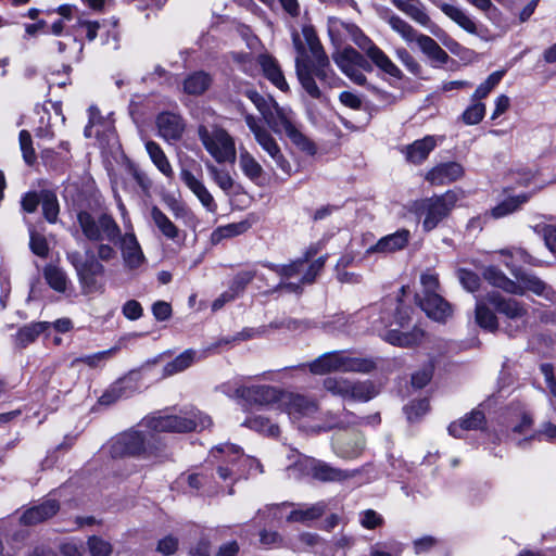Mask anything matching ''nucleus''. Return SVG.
<instances>
[{
  "label": "nucleus",
  "instance_id": "f257e3e1",
  "mask_svg": "<svg viewBox=\"0 0 556 556\" xmlns=\"http://www.w3.org/2000/svg\"><path fill=\"white\" fill-rule=\"evenodd\" d=\"M212 424L208 416L191 409L185 416H153L144 418L136 428L118 434L110 444L114 458L153 454L157 446L156 433L203 430Z\"/></svg>",
  "mask_w": 556,
  "mask_h": 556
},
{
  "label": "nucleus",
  "instance_id": "f03ea898",
  "mask_svg": "<svg viewBox=\"0 0 556 556\" xmlns=\"http://www.w3.org/2000/svg\"><path fill=\"white\" fill-rule=\"evenodd\" d=\"M302 35L305 43L312 54L313 60H309L307 50L302 41L299 33H292V42L296 51L295 56V73L302 88L306 93L313 98L320 100L323 92L316 84L315 78L319 79L323 84L328 85L330 88L337 87L339 78L331 68L329 58L325 52L315 29L312 26H304Z\"/></svg>",
  "mask_w": 556,
  "mask_h": 556
},
{
  "label": "nucleus",
  "instance_id": "7ed1b4c3",
  "mask_svg": "<svg viewBox=\"0 0 556 556\" xmlns=\"http://www.w3.org/2000/svg\"><path fill=\"white\" fill-rule=\"evenodd\" d=\"M78 225L90 241H110L119 243H138L134 232L126 231L121 236V229L114 218L108 214L102 213L94 217L87 211H79L77 214Z\"/></svg>",
  "mask_w": 556,
  "mask_h": 556
},
{
  "label": "nucleus",
  "instance_id": "20e7f679",
  "mask_svg": "<svg viewBox=\"0 0 556 556\" xmlns=\"http://www.w3.org/2000/svg\"><path fill=\"white\" fill-rule=\"evenodd\" d=\"M376 364L370 358L351 356L341 351H332L317 357L309 364V370L315 375H325L330 371L370 372Z\"/></svg>",
  "mask_w": 556,
  "mask_h": 556
},
{
  "label": "nucleus",
  "instance_id": "39448f33",
  "mask_svg": "<svg viewBox=\"0 0 556 556\" xmlns=\"http://www.w3.org/2000/svg\"><path fill=\"white\" fill-rule=\"evenodd\" d=\"M67 257L76 269L84 294L102 291L103 266L88 250H73L67 253Z\"/></svg>",
  "mask_w": 556,
  "mask_h": 556
},
{
  "label": "nucleus",
  "instance_id": "423d86ee",
  "mask_svg": "<svg viewBox=\"0 0 556 556\" xmlns=\"http://www.w3.org/2000/svg\"><path fill=\"white\" fill-rule=\"evenodd\" d=\"M390 318V311H380L378 307L371 308V314L368 316L371 330L392 345L401 348H413L421 342L424 331L417 327L409 332H402L399 329L387 330L392 325Z\"/></svg>",
  "mask_w": 556,
  "mask_h": 556
},
{
  "label": "nucleus",
  "instance_id": "0eeeda50",
  "mask_svg": "<svg viewBox=\"0 0 556 556\" xmlns=\"http://www.w3.org/2000/svg\"><path fill=\"white\" fill-rule=\"evenodd\" d=\"M390 27L407 43L416 42L420 50L432 61L445 64L450 56L447 52L430 36L418 33L410 24L397 15L389 17Z\"/></svg>",
  "mask_w": 556,
  "mask_h": 556
},
{
  "label": "nucleus",
  "instance_id": "6e6552de",
  "mask_svg": "<svg viewBox=\"0 0 556 556\" xmlns=\"http://www.w3.org/2000/svg\"><path fill=\"white\" fill-rule=\"evenodd\" d=\"M459 194L454 190H448L441 195L426 198L416 204V212L420 216H425L422 227L426 231H430L438 224L448 216L457 201Z\"/></svg>",
  "mask_w": 556,
  "mask_h": 556
},
{
  "label": "nucleus",
  "instance_id": "1a4fd4ad",
  "mask_svg": "<svg viewBox=\"0 0 556 556\" xmlns=\"http://www.w3.org/2000/svg\"><path fill=\"white\" fill-rule=\"evenodd\" d=\"M198 135L206 151L216 160V162H235V140L225 129L219 127L208 129L205 126H200Z\"/></svg>",
  "mask_w": 556,
  "mask_h": 556
},
{
  "label": "nucleus",
  "instance_id": "9d476101",
  "mask_svg": "<svg viewBox=\"0 0 556 556\" xmlns=\"http://www.w3.org/2000/svg\"><path fill=\"white\" fill-rule=\"evenodd\" d=\"M332 60L340 71L358 86H366L367 78L363 72H372V62L351 46L338 49L332 53Z\"/></svg>",
  "mask_w": 556,
  "mask_h": 556
},
{
  "label": "nucleus",
  "instance_id": "9b49d317",
  "mask_svg": "<svg viewBox=\"0 0 556 556\" xmlns=\"http://www.w3.org/2000/svg\"><path fill=\"white\" fill-rule=\"evenodd\" d=\"M344 26L350 34L351 40L365 52L374 65L394 78L401 79L403 77L402 71L370 38L364 35L357 26L353 24H346Z\"/></svg>",
  "mask_w": 556,
  "mask_h": 556
},
{
  "label": "nucleus",
  "instance_id": "f8f14e48",
  "mask_svg": "<svg viewBox=\"0 0 556 556\" xmlns=\"http://www.w3.org/2000/svg\"><path fill=\"white\" fill-rule=\"evenodd\" d=\"M344 26L350 34L351 40L365 52L374 65L394 78L401 79L403 77L402 71L370 38L364 35L357 26L353 24H346Z\"/></svg>",
  "mask_w": 556,
  "mask_h": 556
},
{
  "label": "nucleus",
  "instance_id": "ddd939ff",
  "mask_svg": "<svg viewBox=\"0 0 556 556\" xmlns=\"http://www.w3.org/2000/svg\"><path fill=\"white\" fill-rule=\"evenodd\" d=\"M486 300L498 314L505 316L510 321L516 323L515 328H513L510 323L505 328V331L509 336H514L518 330L526 326L528 309L525 303L513 298H504L495 291L489 292L486 294Z\"/></svg>",
  "mask_w": 556,
  "mask_h": 556
},
{
  "label": "nucleus",
  "instance_id": "4468645a",
  "mask_svg": "<svg viewBox=\"0 0 556 556\" xmlns=\"http://www.w3.org/2000/svg\"><path fill=\"white\" fill-rule=\"evenodd\" d=\"M244 121L249 129L254 135L256 142L268 155L275 161L276 165L287 175H291L292 166L285 159L281 153L280 147L271 134L262 126L258 121L251 114L244 116Z\"/></svg>",
  "mask_w": 556,
  "mask_h": 556
},
{
  "label": "nucleus",
  "instance_id": "2eb2a0df",
  "mask_svg": "<svg viewBox=\"0 0 556 556\" xmlns=\"http://www.w3.org/2000/svg\"><path fill=\"white\" fill-rule=\"evenodd\" d=\"M277 409L288 414L290 419L299 420L314 416L318 410V404L305 395L282 391Z\"/></svg>",
  "mask_w": 556,
  "mask_h": 556
},
{
  "label": "nucleus",
  "instance_id": "dca6fc26",
  "mask_svg": "<svg viewBox=\"0 0 556 556\" xmlns=\"http://www.w3.org/2000/svg\"><path fill=\"white\" fill-rule=\"evenodd\" d=\"M281 390L270 386H241L235 389L233 397L249 405L275 406L278 408Z\"/></svg>",
  "mask_w": 556,
  "mask_h": 556
},
{
  "label": "nucleus",
  "instance_id": "f3484780",
  "mask_svg": "<svg viewBox=\"0 0 556 556\" xmlns=\"http://www.w3.org/2000/svg\"><path fill=\"white\" fill-rule=\"evenodd\" d=\"M311 255L307 253L306 256ZM324 257L308 262L307 257L300 258L283 267V276L287 279L294 278L299 283H312L324 266Z\"/></svg>",
  "mask_w": 556,
  "mask_h": 556
},
{
  "label": "nucleus",
  "instance_id": "a211bd4d",
  "mask_svg": "<svg viewBox=\"0 0 556 556\" xmlns=\"http://www.w3.org/2000/svg\"><path fill=\"white\" fill-rule=\"evenodd\" d=\"M159 135L166 141H177L182 137L185 123L179 114L162 112L156 117Z\"/></svg>",
  "mask_w": 556,
  "mask_h": 556
},
{
  "label": "nucleus",
  "instance_id": "6ab92c4d",
  "mask_svg": "<svg viewBox=\"0 0 556 556\" xmlns=\"http://www.w3.org/2000/svg\"><path fill=\"white\" fill-rule=\"evenodd\" d=\"M418 305L428 317L437 321H445L452 316L453 309L440 294L430 293V295L417 296Z\"/></svg>",
  "mask_w": 556,
  "mask_h": 556
},
{
  "label": "nucleus",
  "instance_id": "aec40b11",
  "mask_svg": "<svg viewBox=\"0 0 556 556\" xmlns=\"http://www.w3.org/2000/svg\"><path fill=\"white\" fill-rule=\"evenodd\" d=\"M181 181L198 198L201 204L211 213L217 211V204L203 181L197 178L189 169L181 168L179 173Z\"/></svg>",
  "mask_w": 556,
  "mask_h": 556
},
{
  "label": "nucleus",
  "instance_id": "412c9836",
  "mask_svg": "<svg viewBox=\"0 0 556 556\" xmlns=\"http://www.w3.org/2000/svg\"><path fill=\"white\" fill-rule=\"evenodd\" d=\"M261 114L267 126L276 134H281L293 124L291 112L279 106L274 99Z\"/></svg>",
  "mask_w": 556,
  "mask_h": 556
},
{
  "label": "nucleus",
  "instance_id": "4be33fe9",
  "mask_svg": "<svg viewBox=\"0 0 556 556\" xmlns=\"http://www.w3.org/2000/svg\"><path fill=\"white\" fill-rule=\"evenodd\" d=\"M138 390L135 374H129L115 381L100 397V403L110 405L119 399L129 397Z\"/></svg>",
  "mask_w": 556,
  "mask_h": 556
},
{
  "label": "nucleus",
  "instance_id": "5701e85b",
  "mask_svg": "<svg viewBox=\"0 0 556 556\" xmlns=\"http://www.w3.org/2000/svg\"><path fill=\"white\" fill-rule=\"evenodd\" d=\"M463 175L464 168L459 163L447 162L431 168L426 175V180L431 185L442 186L459 179Z\"/></svg>",
  "mask_w": 556,
  "mask_h": 556
},
{
  "label": "nucleus",
  "instance_id": "b1692460",
  "mask_svg": "<svg viewBox=\"0 0 556 556\" xmlns=\"http://www.w3.org/2000/svg\"><path fill=\"white\" fill-rule=\"evenodd\" d=\"M309 470L313 478L323 482H340L351 479L356 475V471L342 470L316 459L309 460Z\"/></svg>",
  "mask_w": 556,
  "mask_h": 556
},
{
  "label": "nucleus",
  "instance_id": "393cba45",
  "mask_svg": "<svg viewBox=\"0 0 556 556\" xmlns=\"http://www.w3.org/2000/svg\"><path fill=\"white\" fill-rule=\"evenodd\" d=\"M485 415L480 408H475L457 421L448 426V433L454 438H462L464 431L483 429L485 426Z\"/></svg>",
  "mask_w": 556,
  "mask_h": 556
},
{
  "label": "nucleus",
  "instance_id": "a878e982",
  "mask_svg": "<svg viewBox=\"0 0 556 556\" xmlns=\"http://www.w3.org/2000/svg\"><path fill=\"white\" fill-rule=\"evenodd\" d=\"M59 508V503L55 500L49 498L25 510L20 520L26 526L37 525L54 516Z\"/></svg>",
  "mask_w": 556,
  "mask_h": 556
},
{
  "label": "nucleus",
  "instance_id": "bb28decb",
  "mask_svg": "<svg viewBox=\"0 0 556 556\" xmlns=\"http://www.w3.org/2000/svg\"><path fill=\"white\" fill-rule=\"evenodd\" d=\"M437 141L432 136L415 140L413 143L402 148L405 160L412 164H421L427 160L430 152L435 148Z\"/></svg>",
  "mask_w": 556,
  "mask_h": 556
},
{
  "label": "nucleus",
  "instance_id": "cd10ccee",
  "mask_svg": "<svg viewBox=\"0 0 556 556\" xmlns=\"http://www.w3.org/2000/svg\"><path fill=\"white\" fill-rule=\"evenodd\" d=\"M504 425L513 433L523 434L531 429L532 418L522 406L517 405L507 409Z\"/></svg>",
  "mask_w": 556,
  "mask_h": 556
},
{
  "label": "nucleus",
  "instance_id": "c85d7f7f",
  "mask_svg": "<svg viewBox=\"0 0 556 556\" xmlns=\"http://www.w3.org/2000/svg\"><path fill=\"white\" fill-rule=\"evenodd\" d=\"M483 277L491 286L495 288L502 289L503 291L510 294L523 295V290L520 288V285L509 279L495 266L485 267L483 270Z\"/></svg>",
  "mask_w": 556,
  "mask_h": 556
},
{
  "label": "nucleus",
  "instance_id": "c756f323",
  "mask_svg": "<svg viewBox=\"0 0 556 556\" xmlns=\"http://www.w3.org/2000/svg\"><path fill=\"white\" fill-rule=\"evenodd\" d=\"M258 64L268 80H270L280 90H288V84L276 59L268 54H261L258 56Z\"/></svg>",
  "mask_w": 556,
  "mask_h": 556
},
{
  "label": "nucleus",
  "instance_id": "7c9ffc66",
  "mask_svg": "<svg viewBox=\"0 0 556 556\" xmlns=\"http://www.w3.org/2000/svg\"><path fill=\"white\" fill-rule=\"evenodd\" d=\"M438 7L464 30L472 35H479L477 24L462 8L445 2L439 3Z\"/></svg>",
  "mask_w": 556,
  "mask_h": 556
},
{
  "label": "nucleus",
  "instance_id": "2f4dec72",
  "mask_svg": "<svg viewBox=\"0 0 556 556\" xmlns=\"http://www.w3.org/2000/svg\"><path fill=\"white\" fill-rule=\"evenodd\" d=\"M48 286L58 293H66L72 289V282L66 273L54 265H47L42 271Z\"/></svg>",
  "mask_w": 556,
  "mask_h": 556
},
{
  "label": "nucleus",
  "instance_id": "473e14b6",
  "mask_svg": "<svg viewBox=\"0 0 556 556\" xmlns=\"http://www.w3.org/2000/svg\"><path fill=\"white\" fill-rule=\"evenodd\" d=\"M489 305L491 304L486 300V295L477 299L475 309L476 321L481 328L494 332L498 328V320Z\"/></svg>",
  "mask_w": 556,
  "mask_h": 556
},
{
  "label": "nucleus",
  "instance_id": "72a5a7b5",
  "mask_svg": "<svg viewBox=\"0 0 556 556\" xmlns=\"http://www.w3.org/2000/svg\"><path fill=\"white\" fill-rule=\"evenodd\" d=\"M518 283L520 285V288L523 290V294L526 293V291H531L534 294L549 301H554L556 296V293L552 290V288L535 276L522 275L519 277Z\"/></svg>",
  "mask_w": 556,
  "mask_h": 556
},
{
  "label": "nucleus",
  "instance_id": "f704fd0d",
  "mask_svg": "<svg viewBox=\"0 0 556 556\" xmlns=\"http://www.w3.org/2000/svg\"><path fill=\"white\" fill-rule=\"evenodd\" d=\"M212 85V77L203 71L188 75L184 80V91L191 96L204 93Z\"/></svg>",
  "mask_w": 556,
  "mask_h": 556
},
{
  "label": "nucleus",
  "instance_id": "c9c22d12",
  "mask_svg": "<svg viewBox=\"0 0 556 556\" xmlns=\"http://www.w3.org/2000/svg\"><path fill=\"white\" fill-rule=\"evenodd\" d=\"M146 150L156 168L167 178L174 176L173 167L159 143L149 140L146 142Z\"/></svg>",
  "mask_w": 556,
  "mask_h": 556
},
{
  "label": "nucleus",
  "instance_id": "e433bc0d",
  "mask_svg": "<svg viewBox=\"0 0 556 556\" xmlns=\"http://www.w3.org/2000/svg\"><path fill=\"white\" fill-rule=\"evenodd\" d=\"M531 198L530 193H521L518 195L509 197L494 206L491 211V215L494 218H502L514 212L518 211L525 203Z\"/></svg>",
  "mask_w": 556,
  "mask_h": 556
},
{
  "label": "nucleus",
  "instance_id": "4c0bfd02",
  "mask_svg": "<svg viewBox=\"0 0 556 556\" xmlns=\"http://www.w3.org/2000/svg\"><path fill=\"white\" fill-rule=\"evenodd\" d=\"M325 502L315 503L306 508L293 509L287 517L288 522H306L318 519L326 511Z\"/></svg>",
  "mask_w": 556,
  "mask_h": 556
},
{
  "label": "nucleus",
  "instance_id": "58836bf2",
  "mask_svg": "<svg viewBox=\"0 0 556 556\" xmlns=\"http://www.w3.org/2000/svg\"><path fill=\"white\" fill-rule=\"evenodd\" d=\"M50 323L48 321H37L25 325L20 328L16 333V343L25 348L29 343L34 342L41 333H43L49 327Z\"/></svg>",
  "mask_w": 556,
  "mask_h": 556
},
{
  "label": "nucleus",
  "instance_id": "ea45409f",
  "mask_svg": "<svg viewBox=\"0 0 556 556\" xmlns=\"http://www.w3.org/2000/svg\"><path fill=\"white\" fill-rule=\"evenodd\" d=\"M116 351V348H112L105 351L97 352L94 354L75 357L71 362V367L76 368L79 364H85L92 369L102 368L105 363L113 357Z\"/></svg>",
  "mask_w": 556,
  "mask_h": 556
},
{
  "label": "nucleus",
  "instance_id": "a19ab883",
  "mask_svg": "<svg viewBox=\"0 0 556 556\" xmlns=\"http://www.w3.org/2000/svg\"><path fill=\"white\" fill-rule=\"evenodd\" d=\"M501 256L504 257V264L515 273V269L519 266V263L536 264L538 260L533 258L520 247H514L513 249H503L500 252Z\"/></svg>",
  "mask_w": 556,
  "mask_h": 556
},
{
  "label": "nucleus",
  "instance_id": "79ce46f5",
  "mask_svg": "<svg viewBox=\"0 0 556 556\" xmlns=\"http://www.w3.org/2000/svg\"><path fill=\"white\" fill-rule=\"evenodd\" d=\"M195 351L189 349L179 354L175 359L164 366V376H173L189 368L195 359Z\"/></svg>",
  "mask_w": 556,
  "mask_h": 556
},
{
  "label": "nucleus",
  "instance_id": "37998d69",
  "mask_svg": "<svg viewBox=\"0 0 556 556\" xmlns=\"http://www.w3.org/2000/svg\"><path fill=\"white\" fill-rule=\"evenodd\" d=\"M243 426L268 437H277L279 434L278 425L271 422L269 418L261 415L248 418L243 422Z\"/></svg>",
  "mask_w": 556,
  "mask_h": 556
},
{
  "label": "nucleus",
  "instance_id": "c03bdc74",
  "mask_svg": "<svg viewBox=\"0 0 556 556\" xmlns=\"http://www.w3.org/2000/svg\"><path fill=\"white\" fill-rule=\"evenodd\" d=\"M377 391L370 381H351L349 400L368 402L375 397Z\"/></svg>",
  "mask_w": 556,
  "mask_h": 556
},
{
  "label": "nucleus",
  "instance_id": "a18cd8bd",
  "mask_svg": "<svg viewBox=\"0 0 556 556\" xmlns=\"http://www.w3.org/2000/svg\"><path fill=\"white\" fill-rule=\"evenodd\" d=\"M239 165L243 174L253 181L258 180L263 176L264 172L261 164L248 151L240 153Z\"/></svg>",
  "mask_w": 556,
  "mask_h": 556
},
{
  "label": "nucleus",
  "instance_id": "49530a36",
  "mask_svg": "<svg viewBox=\"0 0 556 556\" xmlns=\"http://www.w3.org/2000/svg\"><path fill=\"white\" fill-rule=\"evenodd\" d=\"M394 5L404 12L412 20L417 22L422 26H428L431 23L429 15L425 12V10L418 5L403 0H395Z\"/></svg>",
  "mask_w": 556,
  "mask_h": 556
},
{
  "label": "nucleus",
  "instance_id": "de8ad7c7",
  "mask_svg": "<svg viewBox=\"0 0 556 556\" xmlns=\"http://www.w3.org/2000/svg\"><path fill=\"white\" fill-rule=\"evenodd\" d=\"M206 169L213 181L225 192L229 193L235 186V180L229 172L224 168H218L212 163H206Z\"/></svg>",
  "mask_w": 556,
  "mask_h": 556
},
{
  "label": "nucleus",
  "instance_id": "09e8293b",
  "mask_svg": "<svg viewBox=\"0 0 556 556\" xmlns=\"http://www.w3.org/2000/svg\"><path fill=\"white\" fill-rule=\"evenodd\" d=\"M151 216L160 229V231L169 240H174L178 235L177 227L169 220V218L156 206L151 210Z\"/></svg>",
  "mask_w": 556,
  "mask_h": 556
},
{
  "label": "nucleus",
  "instance_id": "8fccbe9b",
  "mask_svg": "<svg viewBox=\"0 0 556 556\" xmlns=\"http://www.w3.org/2000/svg\"><path fill=\"white\" fill-rule=\"evenodd\" d=\"M42 214L49 223H55L60 212L59 201L52 191H41Z\"/></svg>",
  "mask_w": 556,
  "mask_h": 556
},
{
  "label": "nucleus",
  "instance_id": "3c124183",
  "mask_svg": "<svg viewBox=\"0 0 556 556\" xmlns=\"http://www.w3.org/2000/svg\"><path fill=\"white\" fill-rule=\"evenodd\" d=\"M351 380L342 377H328L324 380V388L332 395L349 399Z\"/></svg>",
  "mask_w": 556,
  "mask_h": 556
},
{
  "label": "nucleus",
  "instance_id": "603ef678",
  "mask_svg": "<svg viewBox=\"0 0 556 556\" xmlns=\"http://www.w3.org/2000/svg\"><path fill=\"white\" fill-rule=\"evenodd\" d=\"M504 74V71H496L489 75V77L478 86V88L471 96V100L479 101L488 97V94L500 84Z\"/></svg>",
  "mask_w": 556,
  "mask_h": 556
},
{
  "label": "nucleus",
  "instance_id": "864d4df0",
  "mask_svg": "<svg viewBox=\"0 0 556 556\" xmlns=\"http://www.w3.org/2000/svg\"><path fill=\"white\" fill-rule=\"evenodd\" d=\"M285 134L287 137L292 141L294 146H296L300 150L308 153L314 154L315 153V146L314 143L305 136L303 135L294 124H292L289 128L285 130Z\"/></svg>",
  "mask_w": 556,
  "mask_h": 556
},
{
  "label": "nucleus",
  "instance_id": "5fc2aeb1",
  "mask_svg": "<svg viewBox=\"0 0 556 556\" xmlns=\"http://www.w3.org/2000/svg\"><path fill=\"white\" fill-rule=\"evenodd\" d=\"M20 148L22 151L23 159L27 165L35 164L37 155L33 147V139L29 131L23 129L18 135Z\"/></svg>",
  "mask_w": 556,
  "mask_h": 556
},
{
  "label": "nucleus",
  "instance_id": "6e6d98bb",
  "mask_svg": "<svg viewBox=\"0 0 556 556\" xmlns=\"http://www.w3.org/2000/svg\"><path fill=\"white\" fill-rule=\"evenodd\" d=\"M124 263L129 268H137L142 264L144 256L140 245H121Z\"/></svg>",
  "mask_w": 556,
  "mask_h": 556
},
{
  "label": "nucleus",
  "instance_id": "4d7b16f0",
  "mask_svg": "<svg viewBox=\"0 0 556 556\" xmlns=\"http://www.w3.org/2000/svg\"><path fill=\"white\" fill-rule=\"evenodd\" d=\"M468 106L462 114V119L466 125H476L482 121L485 115V105L479 101Z\"/></svg>",
  "mask_w": 556,
  "mask_h": 556
},
{
  "label": "nucleus",
  "instance_id": "13d9d810",
  "mask_svg": "<svg viewBox=\"0 0 556 556\" xmlns=\"http://www.w3.org/2000/svg\"><path fill=\"white\" fill-rule=\"evenodd\" d=\"M346 323L348 318L343 314H334L328 316L323 321H315V324L318 325L317 328H321L328 332L342 329Z\"/></svg>",
  "mask_w": 556,
  "mask_h": 556
},
{
  "label": "nucleus",
  "instance_id": "bf43d9fd",
  "mask_svg": "<svg viewBox=\"0 0 556 556\" xmlns=\"http://www.w3.org/2000/svg\"><path fill=\"white\" fill-rule=\"evenodd\" d=\"M245 224H230L225 227H220L215 230L212 235L213 240L219 241L224 239H231L236 235H239L245 230Z\"/></svg>",
  "mask_w": 556,
  "mask_h": 556
},
{
  "label": "nucleus",
  "instance_id": "052dcab7",
  "mask_svg": "<svg viewBox=\"0 0 556 556\" xmlns=\"http://www.w3.org/2000/svg\"><path fill=\"white\" fill-rule=\"evenodd\" d=\"M254 278V273L252 271H241V273H238L230 286H229V291L232 292L236 296L239 295L244 289L245 287L253 280Z\"/></svg>",
  "mask_w": 556,
  "mask_h": 556
},
{
  "label": "nucleus",
  "instance_id": "680f3d73",
  "mask_svg": "<svg viewBox=\"0 0 556 556\" xmlns=\"http://www.w3.org/2000/svg\"><path fill=\"white\" fill-rule=\"evenodd\" d=\"M88 546L92 556H109L112 553L111 544L98 536L89 538Z\"/></svg>",
  "mask_w": 556,
  "mask_h": 556
},
{
  "label": "nucleus",
  "instance_id": "e2e57ef3",
  "mask_svg": "<svg viewBox=\"0 0 556 556\" xmlns=\"http://www.w3.org/2000/svg\"><path fill=\"white\" fill-rule=\"evenodd\" d=\"M533 231L544 243H556V226L547 223H540L532 227Z\"/></svg>",
  "mask_w": 556,
  "mask_h": 556
},
{
  "label": "nucleus",
  "instance_id": "0e129e2a",
  "mask_svg": "<svg viewBox=\"0 0 556 556\" xmlns=\"http://www.w3.org/2000/svg\"><path fill=\"white\" fill-rule=\"evenodd\" d=\"M364 448V440L362 438H357L353 446L350 447L349 444H339L336 447L337 454L341 457L345 458H354L357 457Z\"/></svg>",
  "mask_w": 556,
  "mask_h": 556
},
{
  "label": "nucleus",
  "instance_id": "69168bd1",
  "mask_svg": "<svg viewBox=\"0 0 556 556\" xmlns=\"http://www.w3.org/2000/svg\"><path fill=\"white\" fill-rule=\"evenodd\" d=\"M433 375V366L431 364L425 365L420 370L412 376V384L417 389L426 387L431 380Z\"/></svg>",
  "mask_w": 556,
  "mask_h": 556
},
{
  "label": "nucleus",
  "instance_id": "338daca9",
  "mask_svg": "<svg viewBox=\"0 0 556 556\" xmlns=\"http://www.w3.org/2000/svg\"><path fill=\"white\" fill-rule=\"evenodd\" d=\"M458 278L460 283L467 291L475 292L479 289L480 278L477 274L466 269H459Z\"/></svg>",
  "mask_w": 556,
  "mask_h": 556
},
{
  "label": "nucleus",
  "instance_id": "774afa93",
  "mask_svg": "<svg viewBox=\"0 0 556 556\" xmlns=\"http://www.w3.org/2000/svg\"><path fill=\"white\" fill-rule=\"evenodd\" d=\"M395 53L397 59L406 66V68L412 74H419L421 66L405 48L396 49Z\"/></svg>",
  "mask_w": 556,
  "mask_h": 556
}]
</instances>
